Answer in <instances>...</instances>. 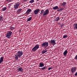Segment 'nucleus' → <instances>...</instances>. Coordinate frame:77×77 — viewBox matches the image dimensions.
Returning <instances> with one entry per match:
<instances>
[{
	"label": "nucleus",
	"mask_w": 77,
	"mask_h": 77,
	"mask_svg": "<svg viewBox=\"0 0 77 77\" xmlns=\"http://www.w3.org/2000/svg\"><path fill=\"white\" fill-rule=\"evenodd\" d=\"M23 53L21 51H18L17 54L15 56V58L16 60H18V57H21V56L23 55Z\"/></svg>",
	"instance_id": "f257e3e1"
},
{
	"label": "nucleus",
	"mask_w": 77,
	"mask_h": 77,
	"mask_svg": "<svg viewBox=\"0 0 77 77\" xmlns=\"http://www.w3.org/2000/svg\"><path fill=\"white\" fill-rule=\"evenodd\" d=\"M12 34V32L11 31H9L7 33L6 37L9 39L11 38V35Z\"/></svg>",
	"instance_id": "f03ea898"
},
{
	"label": "nucleus",
	"mask_w": 77,
	"mask_h": 77,
	"mask_svg": "<svg viewBox=\"0 0 77 77\" xmlns=\"http://www.w3.org/2000/svg\"><path fill=\"white\" fill-rule=\"evenodd\" d=\"M48 42H49V44H52L53 46L56 45V40L55 39H51L50 41H49Z\"/></svg>",
	"instance_id": "7ed1b4c3"
},
{
	"label": "nucleus",
	"mask_w": 77,
	"mask_h": 77,
	"mask_svg": "<svg viewBox=\"0 0 77 77\" xmlns=\"http://www.w3.org/2000/svg\"><path fill=\"white\" fill-rule=\"evenodd\" d=\"M39 48V45H37L32 49V51L35 52Z\"/></svg>",
	"instance_id": "20e7f679"
},
{
	"label": "nucleus",
	"mask_w": 77,
	"mask_h": 77,
	"mask_svg": "<svg viewBox=\"0 0 77 77\" xmlns=\"http://www.w3.org/2000/svg\"><path fill=\"white\" fill-rule=\"evenodd\" d=\"M42 47H43V48L47 47L48 46V42H45L42 45Z\"/></svg>",
	"instance_id": "39448f33"
},
{
	"label": "nucleus",
	"mask_w": 77,
	"mask_h": 77,
	"mask_svg": "<svg viewBox=\"0 0 77 77\" xmlns=\"http://www.w3.org/2000/svg\"><path fill=\"white\" fill-rule=\"evenodd\" d=\"M21 4V3L20 2H17L15 3V4L14 5V9H17L18 8L19 6Z\"/></svg>",
	"instance_id": "423d86ee"
},
{
	"label": "nucleus",
	"mask_w": 77,
	"mask_h": 77,
	"mask_svg": "<svg viewBox=\"0 0 77 77\" xmlns=\"http://www.w3.org/2000/svg\"><path fill=\"white\" fill-rule=\"evenodd\" d=\"M76 69H77L76 67H73L71 68V71L72 73H74V72H75L76 71Z\"/></svg>",
	"instance_id": "0eeeda50"
},
{
	"label": "nucleus",
	"mask_w": 77,
	"mask_h": 77,
	"mask_svg": "<svg viewBox=\"0 0 77 77\" xmlns=\"http://www.w3.org/2000/svg\"><path fill=\"white\" fill-rule=\"evenodd\" d=\"M49 13V11L48 10V9H47L44 12V13L43 14V16H45V15H47Z\"/></svg>",
	"instance_id": "6e6552de"
},
{
	"label": "nucleus",
	"mask_w": 77,
	"mask_h": 77,
	"mask_svg": "<svg viewBox=\"0 0 77 77\" xmlns=\"http://www.w3.org/2000/svg\"><path fill=\"white\" fill-rule=\"evenodd\" d=\"M40 11V9H37L34 11V13L35 15H38V13Z\"/></svg>",
	"instance_id": "1a4fd4ad"
},
{
	"label": "nucleus",
	"mask_w": 77,
	"mask_h": 77,
	"mask_svg": "<svg viewBox=\"0 0 77 77\" xmlns=\"http://www.w3.org/2000/svg\"><path fill=\"white\" fill-rule=\"evenodd\" d=\"M31 12H32V9H28L26 12V14H30Z\"/></svg>",
	"instance_id": "9d476101"
},
{
	"label": "nucleus",
	"mask_w": 77,
	"mask_h": 77,
	"mask_svg": "<svg viewBox=\"0 0 77 77\" xmlns=\"http://www.w3.org/2000/svg\"><path fill=\"white\" fill-rule=\"evenodd\" d=\"M43 66H44V64L42 63H39V67L42 68Z\"/></svg>",
	"instance_id": "9b49d317"
},
{
	"label": "nucleus",
	"mask_w": 77,
	"mask_h": 77,
	"mask_svg": "<svg viewBox=\"0 0 77 77\" xmlns=\"http://www.w3.org/2000/svg\"><path fill=\"white\" fill-rule=\"evenodd\" d=\"M67 53L68 51H67V50H66L63 53V55H64V56H66V54H67Z\"/></svg>",
	"instance_id": "f8f14e48"
},
{
	"label": "nucleus",
	"mask_w": 77,
	"mask_h": 77,
	"mask_svg": "<svg viewBox=\"0 0 77 77\" xmlns=\"http://www.w3.org/2000/svg\"><path fill=\"white\" fill-rule=\"evenodd\" d=\"M3 57H2L0 58V64H1L3 62Z\"/></svg>",
	"instance_id": "ddd939ff"
},
{
	"label": "nucleus",
	"mask_w": 77,
	"mask_h": 77,
	"mask_svg": "<svg viewBox=\"0 0 77 77\" xmlns=\"http://www.w3.org/2000/svg\"><path fill=\"white\" fill-rule=\"evenodd\" d=\"M18 70L20 72H23V69L21 67H20L18 69Z\"/></svg>",
	"instance_id": "4468645a"
},
{
	"label": "nucleus",
	"mask_w": 77,
	"mask_h": 77,
	"mask_svg": "<svg viewBox=\"0 0 77 77\" xmlns=\"http://www.w3.org/2000/svg\"><path fill=\"white\" fill-rule=\"evenodd\" d=\"M53 9L54 10H57V9H59V7H58V6H56L53 7Z\"/></svg>",
	"instance_id": "2eb2a0df"
},
{
	"label": "nucleus",
	"mask_w": 77,
	"mask_h": 77,
	"mask_svg": "<svg viewBox=\"0 0 77 77\" xmlns=\"http://www.w3.org/2000/svg\"><path fill=\"white\" fill-rule=\"evenodd\" d=\"M47 50L46 49H45V50L42 51V54H44V53H47Z\"/></svg>",
	"instance_id": "dca6fc26"
},
{
	"label": "nucleus",
	"mask_w": 77,
	"mask_h": 77,
	"mask_svg": "<svg viewBox=\"0 0 77 77\" xmlns=\"http://www.w3.org/2000/svg\"><path fill=\"white\" fill-rule=\"evenodd\" d=\"M55 20L56 21H60V17H57L55 18Z\"/></svg>",
	"instance_id": "f3484780"
},
{
	"label": "nucleus",
	"mask_w": 77,
	"mask_h": 77,
	"mask_svg": "<svg viewBox=\"0 0 77 77\" xmlns=\"http://www.w3.org/2000/svg\"><path fill=\"white\" fill-rule=\"evenodd\" d=\"M32 17H30L27 20V21L28 22L29 21H31V20H32Z\"/></svg>",
	"instance_id": "a211bd4d"
},
{
	"label": "nucleus",
	"mask_w": 77,
	"mask_h": 77,
	"mask_svg": "<svg viewBox=\"0 0 77 77\" xmlns=\"http://www.w3.org/2000/svg\"><path fill=\"white\" fill-rule=\"evenodd\" d=\"M63 9H64V8H61L60 9L59 8V9L57 10V11H58V12H60V11H62Z\"/></svg>",
	"instance_id": "6ab92c4d"
},
{
	"label": "nucleus",
	"mask_w": 77,
	"mask_h": 77,
	"mask_svg": "<svg viewBox=\"0 0 77 77\" xmlns=\"http://www.w3.org/2000/svg\"><path fill=\"white\" fill-rule=\"evenodd\" d=\"M47 69V66H45L44 67L41 68V69H42V70H44V69Z\"/></svg>",
	"instance_id": "aec40b11"
},
{
	"label": "nucleus",
	"mask_w": 77,
	"mask_h": 77,
	"mask_svg": "<svg viewBox=\"0 0 77 77\" xmlns=\"http://www.w3.org/2000/svg\"><path fill=\"white\" fill-rule=\"evenodd\" d=\"M74 26H75V27H74V29H77V23L74 24Z\"/></svg>",
	"instance_id": "412c9836"
},
{
	"label": "nucleus",
	"mask_w": 77,
	"mask_h": 77,
	"mask_svg": "<svg viewBox=\"0 0 77 77\" xmlns=\"http://www.w3.org/2000/svg\"><path fill=\"white\" fill-rule=\"evenodd\" d=\"M7 9V8H6V7L3 8H2V11H6Z\"/></svg>",
	"instance_id": "4be33fe9"
},
{
	"label": "nucleus",
	"mask_w": 77,
	"mask_h": 77,
	"mask_svg": "<svg viewBox=\"0 0 77 77\" xmlns=\"http://www.w3.org/2000/svg\"><path fill=\"white\" fill-rule=\"evenodd\" d=\"M66 2H63L62 4L61 5V6H66Z\"/></svg>",
	"instance_id": "5701e85b"
},
{
	"label": "nucleus",
	"mask_w": 77,
	"mask_h": 77,
	"mask_svg": "<svg viewBox=\"0 0 77 77\" xmlns=\"http://www.w3.org/2000/svg\"><path fill=\"white\" fill-rule=\"evenodd\" d=\"M21 11H22V9H19L17 11V13L19 14V13H20V12Z\"/></svg>",
	"instance_id": "b1692460"
},
{
	"label": "nucleus",
	"mask_w": 77,
	"mask_h": 77,
	"mask_svg": "<svg viewBox=\"0 0 77 77\" xmlns=\"http://www.w3.org/2000/svg\"><path fill=\"white\" fill-rule=\"evenodd\" d=\"M35 1L34 0H31L29 1V3H31L32 4V3H33Z\"/></svg>",
	"instance_id": "393cba45"
},
{
	"label": "nucleus",
	"mask_w": 77,
	"mask_h": 77,
	"mask_svg": "<svg viewBox=\"0 0 77 77\" xmlns=\"http://www.w3.org/2000/svg\"><path fill=\"white\" fill-rule=\"evenodd\" d=\"M44 10H42L41 11V12L40 13V14H41V15H42V14H44Z\"/></svg>",
	"instance_id": "a878e982"
},
{
	"label": "nucleus",
	"mask_w": 77,
	"mask_h": 77,
	"mask_svg": "<svg viewBox=\"0 0 77 77\" xmlns=\"http://www.w3.org/2000/svg\"><path fill=\"white\" fill-rule=\"evenodd\" d=\"M68 37V35H63V38H67Z\"/></svg>",
	"instance_id": "bb28decb"
},
{
	"label": "nucleus",
	"mask_w": 77,
	"mask_h": 77,
	"mask_svg": "<svg viewBox=\"0 0 77 77\" xmlns=\"http://www.w3.org/2000/svg\"><path fill=\"white\" fill-rule=\"evenodd\" d=\"M10 29H11V30H14V27H11L10 28Z\"/></svg>",
	"instance_id": "cd10ccee"
},
{
	"label": "nucleus",
	"mask_w": 77,
	"mask_h": 77,
	"mask_svg": "<svg viewBox=\"0 0 77 77\" xmlns=\"http://www.w3.org/2000/svg\"><path fill=\"white\" fill-rule=\"evenodd\" d=\"M0 21H3V18L2 17L0 16Z\"/></svg>",
	"instance_id": "c85d7f7f"
},
{
	"label": "nucleus",
	"mask_w": 77,
	"mask_h": 77,
	"mask_svg": "<svg viewBox=\"0 0 77 77\" xmlns=\"http://www.w3.org/2000/svg\"><path fill=\"white\" fill-rule=\"evenodd\" d=\"M53 69V67H50L48 68V70H50V69Z\"/></svg>",
	"instance_id": "c756f323"
},
{
	"label": "nucleus",
	"mask_w": 77,
	"mask_h": 77,
	"mask_svg": "<svg viewBox=\"0 0 77 77\" xmlns=\"http://www.w3.org/2000/svg\"><path fill=\"white\" fill-rule=\"evenodd\" d=\"M12 0H7V1L8 2H11Z\"/></svg>",
	"instance_id": "7c9ffc66"
},
{
	"label": "nucleus",
	"mask_w": 77,
	"mask_h": 77,
	"mask_svg": "<svg viewBox=\"0 0 77 77\" xmlns=\"http://www.w3.org/2000/svg\"><path fill=\"white\" fill-rule=\"evenodd\" d=\"M12 0H7V1L8 2H11Z\"/></svg>",
	"instance_id": "2f4dec72"
},
{
	"label": "nucleus",
	"mask_w": 77,
	"mask_h": 77,
	"mask_svg": "<svg viewBox=\"0 0 77 77\" xmlns=\"http://www.w3.org/2000/svg\"><path fill=\"white\" fill-rule=\"evenodd\" d=\"M75 60H77V55L75 57Z\"/></svg>",
	"instance_id": "473e14b6"
},
{
	"label": "nucleus",
	"mask_w": 77,
	"mask_h": 77,
	"mask_svg": "<svg viewBox=\"0 0 77 77\" xmlns=\"http://www.w3.org/2000/svg\"><path fill=\"white\" fill-rule=\"evenodd\" d=\"M28 0H23V1L24 2H26V1H27Z\"/></svg>",
	"instance_id": "72a5a7b5"
},
{
	"label": "nucleus",
	"mask_w": 77,
	"mask_h": 77,
	"mask_svg": "<svg viewBox=\"0 0 77 77\" xmlns=\"http://www.w3.org/2000/svg\"><path fill=\"white\" fill-rule=\"evenodd\" d=\"M37 1H38V0H37Z\"/></svg>",
	"instance_id": "f704fd0d"
}]
</instances>
